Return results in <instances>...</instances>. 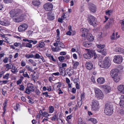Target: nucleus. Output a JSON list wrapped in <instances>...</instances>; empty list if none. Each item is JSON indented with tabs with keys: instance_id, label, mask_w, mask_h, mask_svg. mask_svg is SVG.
<instances>
[{
	"instance_id": "nucleus-1",
	"label": "nucleus",
	"mask_w": 124,
	"mask_h": 124,
	"mask_svg": "<svg viewBox=\"0 0 124 124\" xmlns=\"http://www.w3.org/2000/svg\"><path fill=\"white\" fill-rule=\"evenodd\" d=\"M113 103L108 102L106 104L105 106L104 112L107 115H110L113 113Z\"/></svg>"
},
{
	"instance_id": "nucleus-2",
	"label": "nucleus",
	"mask_w": 124,
	"mask_h": 124,
	"mask_svg": "<svg viewBox=\"0 0 124 124\" xmlns=\"http://www.w3.org/2000/svg\"><path fill=\"white\" fill-rule=\"evenodd\" d=\"M80 31L82 33V36L85 37L86 36V38L89 41H92L94 39V38L92 35L91 34L88 33V30L85 28H82Z\"/></svg>"
},
{
	"instance_id": "nucleus-3",
	"label": "nucleus",
	"mask_w": 124,
	"mask_h": 124,
	"mask_svg": "<svg viewBox=\"0 0 124 124\" xmlns=\"http://www.w3.org/2000/svg\"><path fill=\"white\" fill-rule=\"evenodd\" d=\"M94 56V59H95L97 57L96 53L93 50H89L87 52L83 54L84 58L86 59H90L92 57Z\"/></svg>"
},
{
	"instance_id": "nucleus-4",
	"label": "nucleus",
	"mask_w": 124,
	"mask_h": 124,
	"mask_svg": "<svg viewBox=\"0 0 124 124\" xmlns=\"http://www.w3.org/2000/svg\"><path fill=\"white\" fill-rule=\"evenodd\" d=\"M110 61L109 57H105L103 62L101 65L100 67L102 68H108L110 66Z\"/></svg>"
},
{
	"instance_id": "nucleus-5",
	"label": "nucleus",
	"mask_w": 124,
	"mask_h": 124,
	"mask_svg": "<svg viewBox=\"0 0 124 124\" xmlns=\"http://www.w3.org/2000/svg\"><path fill=\"white\" fill-rule=\"evenodd\" d=\"M21 13V10L19 9H13L9 12V14L11 17L16 18L18 15H20Z\"/></svg>"
},
{
	"instance_id": "nucleus-6",
	"label": "nucleus",
	"mask_w": 124,
	"mask_h": 124,
	"mask_svg": "<svg viewBox=\"0 0 124 124\" xmlns=\"http://www.w3.org/2000/svg\"><path fill=\"white\" fill-rule=\"evenodd\" d=\"M88 22L90 24L93 26H95L97 23L96 18L93 16L89 15L88 16Z\"/></svg>"
},
{
	"instance_id": "nucleus-7",
	"label": "nucleus",
	"mask_w": 124,
	"mask_h": 124,
	"mask_svg": "<svg viewBox=\"0 0 124 124\" xmlns=\"http://www.w3.org/2000/svg\"><path fill=\"white\" fill-rule=\"evenodd\" d=\"M96 97L100 99L103 98V95L102 91L99 89L95 88L94 89Z\"/></svg>"
},
{
	"instance_id": "nucleus-8",
	"label": "nucleus",
	"mask_w": 124,
	"mask_h": 124,
	"mask_svg": "<svg viewBox=\"0 0 124 124\" xmlns=\"http://www.w3.org/2000/svg\"><path fill=\"white\" fill-rule=\"evenodd\" d=\"M24 15L22 14L21 10V14H20V15H18V16H17L16 18H14L13 20L15 22L19 23L24 20Z\"/></svg>"
},
{
	"instance_id": "nucleus-9",
	"label": "nucleus",
	"mask_w": 124,
	"mask_h": 124,
	"mask_svg": "<svg viewBox=\"0 0 124 124\" xmlns=\"http://www.w3.org/2000/svg\"><path fill=\"white\" fill-rule=\"evenodd\" d=\"M122 61V57L120 55H115L114 57L113 61L117 64H120Z\"/></svg>"
},
{
	"instance_id": "nucleus-10",
	"label": "nucleus",
	"mask_w": 124,
	"mask_h": 124,
	"mask_svg": "<svg viewBox=\"0 0 124 124\" xmlns=\"http://www.w3.org/2000/svg\"><path fill=\"white\" fill-rule=\"evenodd\" d=\"M92 109L95 111L98 108L99 103L98 101L95 100H93L92 102Z\"/></svg>"
},
{
	"instance_id": "nucleus-11",
	"label": "nucleus",
	"mask_w": 124,
	"mask_h": 124,
	"mask_svg": "<svg viewBox=\"0 0 124 124\" xmlns=\"http://www.w3.org/2000/svg\"><path fill=\"white\" fill-rule=\"evenodd\" d=\"M43 7L46 11H50L53 8V5L51 3H47L44 5Z\"/></svg>"
},
{
	"instance_id": "nucleus-12",
	"label": "nucleus",
	"mask_w": 124,
	"mask_h": 124,
	"mask_svg": "<svg viewBox=\"0 0 124 124\" xmlns=\"http://www.w3.org/2000/svg\"><path fill=\"white\" fill-rule=\"evenodd\" d=\"M28 25L25 23H23L19 25L18 28L19 32H22L25 31L28 27Z\"/></svg>"
},
{
	"instance_id": "nucleus-13",
	"label": "nucleus",
	"mask_w": 124,
	"mask_h": 124,
	"mask_svg": "<svg viewBox=\"0 0 124 124\" xmlns=\"http://www.w3.org/2000/svg\"><path fill=\"white\" fill-rule=\"evenodd\" d=\"M47 19L50 20H53L55 18V15L54 12L52 11L49 12L47 15Z\"/></svg>"
},
{
	"instance_id": "nucleus-14",
	"label": "nucleus",
	"mask_w": 124,
	"mask_h": 124,
	"mask_svg": "<svg viewBox=\"0 0 124 124\" xmlns=\"http://www.w3.org/2000/svg\"><path fill=\"white\" fill-rule=\"evenodd\" d=\"M34 89V87L33 86H27L26 88L25 93L29 94H30L31 92H33Z\"/></svg>"
},
{
	"instance_id": "nucleus-15",
	"label": "nucleus",
	"mask_w": 124,
	"mask_h": 124,
	"mask_svg": "<svg viewBox=\"0 0 124 124\" xmlns=\"http://www.w3.org/2000/svg\"><path fill=\"white\" fill-rule=\"evenodd\" d=\"M111 76L112 78L118 75V70L116 69H112L110 71Z\"/></svg>"
},
{
	"instance_id": "nucleus-16",
	"label": "nucleus",
	"mask_w": 124,
	"mask_h": 124,
	"mask_svg": "<svg viewBox=\"0 0 124 124\" xmlns=\"http://www.w3.org/2000/svg\"><path fill=\"white\" fill-rule=\"evenodd\" d=\"M89 9L90 11L93 13H95L96 12V7L94 4H91L89 5Z\"/></svg>"
},
{
	"instance_id": "nucleus-17",
	"label": "nucleus",
	"mask_w": 124,
	"mask_h": 124,
	"mask_svg": "<svg viewBox=\"0 0 124 124\" xmlns=\"http://www.w3.org/2000/svg\"><path fill=\"white\" fill-rule=\"evenodd\" d=\"M0 24L4 26H8L10 24L8 21L5 19L0 20Z\"/></svg>"
},
{
	"instance_id": "nucleus-18",
	"label": "nucleus",
	"mask_w": 124,
	"mask_h": 124,
	"mask_svg": "<svg viewBox=\"0 0 124 124\" xmlns=\"http://www.w3.org/2000/svg\"><path fill=\"white\" fill-rule=\"evenodd\" d=\"M102 87L103 88L104 90L106 93H108L109 92L111 88L109 86L105 85H103Z\"/></svg>"
},
{
	"instance_id": "nucleus-19",
	"label": "nucleus",
	"mask_w": 124,
	"mask_h": 124,
	"mask_svg": "<svg viewBox=\"0 0 124 124\" xmlns=\"http://www.w3.org/2000/svg\"><path fill=\"white\" fill-rule=\"evenodd\" d=\"M87 69L89 70H91L93 68V64L91 62H87L85 64Z\"/></svg>"
},
{
	"instance_id": "nucleus-20",
	"label": "nucleus",
	"mask_w": 124,
	"mask_h": 124,
	"mask_svg": "<svg viewBox=\"0 0 124 124\" xmlns=\"http://www.w3.org/2000/svg\"><path fill=\"white\" fill-rule=\"evenodd\" d=\"M115 51L119 53H122L123 54L124 53V49L122 48L119 47H116L115 48Z\"/></svg>"
},
{
	"instance_id": "nucleus-21",
	"label": "nucleus",
	"mask_w": 124,
	"mask_h": 124,
	"mask_svg": "<svg viewBox=\"0 0 124 124\" xmlns=\"http://www.w3.org/2000/svg\"><path fill=\"white\" fill-rule=\"evenodd\" d=\"M32 3L35 6L38 7L41 4V2L39 0H33L32 2Z\"/></svg>"
},
{
	"instance_id": "nucleus-22",
	"label": "nucleus",
	"mask_w": 124,
	"mask_h": 124,
	"mask_svg": "<svg viewBox=\"0 0 124 124\" xmlns=\"http://www.w3.org/2000/svg\"><path fill=\"white\" fill-rule=\"evenodd\" d=\"M45 44L44 42L43 41H40L39 42V43L37 44L36 46L37 48H41L44 46Z\"/></svg>"
},
{
	"instance_id": "nucleus-23",
	"label": "nucleus",
	"mask_w": 124,
	"mask_h": 124,
	"mask_svg": "<svg viewBox=\"0 0 124 124\" xmlns=\"http://www.w3.org/2000/svg\"><path fill=\"white\" fill-rule=\"evenodd\" d=\"M97 51L98 52L101 53L103 55H105L107 54L106 50L105 49H97Z\"/></svg>"
},
{
	"instance_id": "nucleus-24",
	"label": "nucleus",
	"mask_w": 124,
	"mask_h": 124,
	"mask_svg": "<svg viewBox=\"0 0 124 124\" xmlns=\"http://www.w3.org/2000/svg\"><path fill=\"white\" fill-rule=\"evenodd\" d=\"M117 88L118 90L121 91L124 94V85H120Z\"/></svg>"
},
{
	"instance_id": "nucleus-25",
	"label": "nucleus",
	"mask_w": 124,
	"mask_h": 124,
	"mask_svg": "<svg viewBox=\"0 0 124 124\" xmlns=\"http://www.w3.org/2000/svg\"><path fill=\"white\" fill-rule=\"evenodd\" d=\"M105 80L103 78H100L97 79L98 82L100 84H102L105 82Z\"/></svg>"
},
{
	"instance_id": "nucleus-26",
	"label": "nucleus",
	"mask_w": 124,
	"mask_h": 124,
	"mask_svg": "<svg viewBox=\"0 0 124 124\" xmlns=\"http://www.w3.org/2000/svg\"><path fill=\"white\" fill-rule=\"evenodd\" d=\"M83 45L85 47H88L90 46L91 45L90 42L88 41H85L83 43Z\"/></svg>"
},
{
	"instance_id": "nucleus-27",
	"label": "nucleus",
	"mask_w": 124,
	"mask_h": 124,
	"mask_svg": "<svg viewBox=\"0 0 124 124\" xmlns=\"http://www.w3.org/2000/svg\"><path fill=\"white\" fill-rule=\"evenodd\" d=\"M112 78H113L114 80L116 82H118L120 80V78L118 75Z\"/></svg>"
},
{
	"instance_id": "nucleus-28",
	"label": "nucleus",
	"mask_w": 124,
	"mask_h": 124,
	"mask_svg": "<svg viewBox=\"0 0 124 124\" xmlns=\"http://www.w3.org/2000/svg\"><path fill=\"white\" fill-rule=\"evenodd\" d=\"M73 69H76L77 66L79 64V63L78 62H73Z\"/></svg>"
},
{
	"instance_id": "nucleus-29",
	"label": "nucleus",
	"mask_w": 124,
	"mask_h": 124,
	"mask_svg": "<svg viewBox=\"0 0 124 124\" xmlns=\"http://www.w3.org/2000/svg\"><path fill=\"white\" fill-rule=\"evenodd\" d=\"M88 121H91L94 124H96L97 122V120L95 118H93L89 119H88Z\"/></svg>"
},
{
	"instance_id": "nucleus-30",
	"label": "nucleus",
	"mask_w": 124,
	"mask_h": 124,
	"mask_svg": "<svg viewBox=\"0 0 124 124\" xmlns=\"http://www.w3.org/2000/svg\"><path fill=\"white\" fill-rule=\"evenodd\" d=\"M25 57L28 59L30 58H34L35 57L34 56L33 54H26L25 55Z\"/></svg>"
},
{
	"instance_id": "nucleus-31",
	"label": "nucleus",
	"mask_w": 124,
	"mask_h": 124,
	"mask_svg": "<svg viewBox=\"0 0 124 124\" xmlns=\"http://www.w3.org/2000/svg\"><path fill=\"white\" fill-rule=\"evenodd\" d=\"M96 46L98 48V49H102L105 46L104 45L97 44Z\"/></svg>"
},
{
	"instance_id": "nucleus-32",
	"label": "nucleus",
	"mask_w": 124,
	"mask_h": 124,
	"mask_svg": "<svg viewBox=\"0 0 124 124\" xmlns=\"http://www.w3.org/2000/svg\"><path fill=\"white\" fill-rule=\"evenodd\" d=\"M49 113H52L54 111V107L52 106H49Z\"/></svg>"
},
{
	"instance_id": "nucleus-33",
	"label": "nucleus",
	"mask_w": 124,
	"mask_h": 124,
	"mask_svg": "<svg viewBox=\"0 0 124 124\" xmlns=\"http://www.w3.org/2000/svg\"><path fill=\"white\" fill-rule=\"evenodd\" d=\"M118 121L119 123L120 124H124V118H120L118 119Z\"/></svg>"
},
{
	"instance_id": "nucleus-34",
	"label": "nucleus",
	"mask_w": 124,
	"mask_h": 124,
	"mask_svg": "<svg viewBox=\"0 0 124 124\" xmlns=\"http://www.w3.org/2000/svg\"><path fill=\"white\" fill-rule=\"evenodd\" d=\"M50 115L48 114V113L46 111H45L43 113V116L44 117H47V118H48V116H49Z\"/></svg>"
},
{
	"instance_id": "nucleus-35",
	"label": "nucleus",
	"mask_w": 124,
	"mask_h": 124,
	"mask_svg": "<svg viewBox=\"0 0 124 124\" xmlns=\"http://www.w3.org/2000/svg\"><path fill=\"white\" fill-rule=\"evenodd\" d=\"M59 60L61 62H63V61L64 60V57L63 56H60L58 58Z\"/></svg>"
},
{
	"instance_id": "nucleus-36",
	"label": "nucleus",
	"mask_w": 124,
	"mask_h": 124,
	"mask_svg": "<svg viewBox=\"0 0 124 124\" xmlns=\"http://www.w3.org/2000/svg\"><path fill=\"white\" fill-rule=\"evenodd\" d=\"M12 66L11 64V65H10L9 64H7L6 65V67L7 69H8V70L11 69Z\"/></svg>"
},
{
	"instance_id": "nucleus-37",
	"label": "nucleus",
	"mask_w": 124,
	"mask_h": 124,
	"mask_svg": "<svg viewBox=\"0 0 124 124\" xmlns=\"http://www.w3.org/2000/svg\"><path fill=\"white\" fill-rule=\"evenodd\" d=\"M9 74L8 73H7L4 76L3 78L7 80H8L9 78Z\"/></svg>"
},
{
	"instance_id": "nucleus-38",
	"label": "nucleus",
	"mask_w": 124,
	"mask_h": 124,
	"mask_svg": "<svg viewBox=\"0 0 124 124\" xmlns=\"http://www.w3.org/2000/svg\"><path fill=\"white\" fill-rule=\"evenodd\" d=\"M119 104L121 108H124V101H120Z\"/></svg>"
},
{
	"instance_id": "nucleus-39",
	"label": "nucleus",
	"mask_w": 124,
	"mask_h": 124,
	"mask_svg": "<svg viewBox=\"0 0 124 124\" xmlns=\"http://www.w3.org/2000/svg\"><path fill=\"white\" fill-rule=\"evenodd\" d=\"M23 75L24 77L27 78H30L28 74H27L26 72H25L24 73H23Z\"/></svg>"
},
{
	"instance_id": "nucleus-40",
	"label": "nucleus",
	"mask_w": 124,
	"mask_h": 124,
	"mask_svg": "<svg viewBox=\"0 0 124 124\" xmlns=\"http://www.w3.org/2000/svg\"><path fill=\"white\" fill-rule=\"evenodd\" d=\"M56 32L57 33V40H59V36L60 34V30L59 29H57L56 30Z\"/></svg>"
},
{
	"instance_id": "nucleus-41",
	"label": "nucleus",
	"mask_w": 124,
	"mask_h": 124,
	"mask_svg": "<svg viewBox=\"0 0 124 124\" xmlns=\"http://www.w3.org/2000/svg\"><path fill=\"white\" fill-rule=\"evenodd\" d=\"M120 99V101H124V95H122L119 98Z\"/></svg>"
},
{
	"instance_id": "nucleus-42",
	"label": "nucleus",
	"mask_w": 124,
	"mask_h": 124,
	"mask_svg": "<svg viewBox=\"0 0 124 124\" xmlns=\"http://www.w3.org/2000/svg\"><path fill=\"white\" fill-rule=\"evenodd\" d=\"M25 46L27 47L31 48L32 47V45L30 43H27L26 44Z\"/></svg>"
},
{
	"instance_id": "nucleus-43",
	"label": "nucleus",
	"mask_w": 124,
	"mask_h": 124,
	"mask_svg": "<svg viewBox=\"0 0 124 124\" xmlns=\"http://www.w3.org/2000/svg\"><path fill=\"white\" fill-rule=\"evenodd\" d=\"M58 44L60 45V46L62 48H63L65 47L64 45L61 42H59Z\"/></svg>"
},
{
	"instance_id": "nucleus-44",
	"label": "nucleus",
	"mask_w": 124,
	"mask_h": 124,
	"mask_svg": "<svg viewBox=\"0 0 124 124\" xmlns=\"http://www.w3.org/2000/svg\"><path fill=\"white\" fill-rule=\"evenodd\" d=\"M35 57L36 59H40L41 57V56H40L39 54H36L35 55Z\"/></svg>"
},
{
	"instance_id": "nucleus-45",
	"label": "nucleus",
	"mask_w": 124,
	"mask_h": 124,
	"mask_svg": "<svg viewBox=\"0 0 124 124\" xmlns=\"http://www.w3.org/2000/svg\"><path fill=\"white\" fill-rule=\"evenodd\" d=\"M119 113L122 115H124V111L123 109L120 110L119 111Z\"/></svg>"
},
{
	"instance_id": "nucleus-46",
	"label": "nucleus",
	"mask_w": 124,
	"mask_h": 124,
	"mask_svg": "<svg viewBox=\"0 0 124 124\" xmlns=\"http://www.w3.org/2000/svg\"><path fill=\"white\" fill-rule=\"evenodd\" d=\"M20 87L19 90H20L23 91L24 89V86L23 85H20Z\"/></svg>"
},
{
	"instance_id": "nucleus-47",
	"label": "nucleus",
	"mask_w": 124,
	"mask_h": 124,
	"mask_svg": "<svg viewBox=\"0 0 124 124\" xmlns=\"http://www.w3.org/2000/svg\"><path fill=\"white\" fill-rule=\"evenodd\" d=\"M4 2L6 3H11L12 2V0H4Z\"/></svg>"
},
{
	"instance_id": "nucleus-48",
	"label": "nucleus",
	"mask_w": 124,
	"mask_h": 124,
	"mask_svg": "<svg viewBox=\"0 0 124 124\" xmlns=\"http://www.w3.org/2000/svg\"><path fill=\"white\" fill-rule=\"evenodd\" d=\"M111 39L112 40H114L115 39V33H113L112 35L110 36Z\"/></svg>"
},
{
	"instance_id": "nucleus-49",
	"label": "nucleus",
	"mask_w": 124,
	"mask_h": 124,
	"mask_svg": "<svg viewBox=\"0 0 124 124\" xmlns=\"http://www.w3.org/2000/svg\"><path fill=\"white\" fill-rule=\"evenodd\" d=\"M72 71L71 70H70L69 72L67 73V74L69 75V76H71L72 74H73V70H72Z\"/></svg>"
},
{
	"instance_id": "nucleus-50",
	"label": "nucleus",
	"mask_w": 124,
	"mask_h": 124,
	"mask_svg": "<svg viewBox=\"0 0 124 124\" xmlns=\"http://www.w3.org/2000/svg\"><path fill=\"white\" fill-rule=\"evenodd\" d=\"M21 44L19 43L16 42L14 43V45L16 47H17L21 45Z\"/></svg>"
},
{
	"instance_id": "nucleus-51",
	"label": "nucleus",
	"mask_w": 124,
	"mask_h": 124,
	"mask_svg": "<svg viewBox=\"0 0 124 124\" xmlns=\"http://www.w3.org/2000/svg\"><path fill=\"white\" fill-rule=\"evenodd\" d=\"M8 58L7 57H5L3 60V62L4 63H7L8 62Z\"/></svg>"
},
{
	"instance_id": "nucleus-52",
	"label": "nucleus",
	"mask_w": 124,
	"mask_h": 124,
	"mask_svg": "<svg viewBox=\"0 0 124 124\" xmlns=\"http://www.w3.org/2000/svg\"><path fill=\"white\" fill-rule=\"evenodd\" d=\"M21 66H22L24 67L26 65V63L23 60L22 61L21 63Z\"/></svg>"
},
{
	"instance_id": "nucleus-53",
	"label": "nucleus",
	"mask_w": 124,
	"mask_h": 124,
	"mask_svg": "<svg viewBox=\"0 0 124 124\" xmlns=\"http://www.w3.org/2000/svg\"><path fill=\"white\" fill-rule=\"evenodd\" d=\"M81 100H82L83 99H84L85 97V93L83 92L82 93V94L81 93Z\"/></svg>"
},
{
	"instance_id": "nucleus-54",
	"label": "nucleus",
	"mask_w": 124,
	"mask_h": 124,
	"mask_svg": "<svg viewBox=\"0 0 124 124\" xmlns=\"http://www.w3.org/2000/svg\"><path fill=\"white\" fill-rule=\"evenodd\" d=\"M66 53L64 51L61 52L60 53V54L61 55H65L66 54Z\"/></svg>"
},
{
	"instance_id": "nucleus-55",
	"label": "nucleus",
	"mask_w": 124,
	"mask_h": 124,
	"mask_svg": "<svg viewBox=\"0 0 124 124\" xmlns=\"http://www.w3.org/2000/svg\"><path fill=\"white\" fill-rule=\"evenodd\" d=\"M49 59H50V60L54 62H56V60L54 58L53 56H51L50 57Z\"/></svg>"
},
{
	"instance_id": "nucleus-56",
	"label": "nucleus",
	"mask_w": 124,
	"mask_h": 124,
	"mask_svg": "<svg viewBox=\"0 0 124 124\" xmlns=\"http://www.w3.org/2000/svg\"><path fill=\"white\" fill-rule=\"evenodd\" d=\"M76 89L74 88H73L71 92L73 93H75L76 92Z\"/></svg>"
},
{
	"instance_id": "nucleus-57",
	"label": "nucleus",
	"mask_w": 124,
	"mask_h": 124,
	"mask_svg": "<svg viewBox=\"0 0 124 124\" xmlns=\"http://www.w3.org/2000/svg\"><path fill=\"white\" fill-rule=\"evenodd\" d=\"M82 120L81 118H80L78 120V124H81L82 123H82Z\"/></svg>"
},
{
	"instance_id": "nucleus-58",
	"label": "nucleus",
	"mask_w": 124,
	"mask_h": 124,
	"mask_svg": "<svg viewBox=\"0 0 124 124\" xmlns=\"http://www.w3.org/2000/svg\"><path fill=\"white\" fill-rule=\"evenodd\" d=\"M42 94L43 95H45L46 97H48L50 95H48V93L47 92H46L45 93H42Z\"/></svg>"
},
{
	"instance_id": "nucleus-59",
	"label": "nucleus",
	"mask_w": 124,
	"mask_h": 124,
	"mask_svg": "<svg viewBox=\"0 0 124 124\" xmlns=\"http://www.w3.org/2000/svg\"><path fill=\"white\" fill-rule=\"evenodd\" d=\"M63 20V19H62L61 18H59L58 19V21L59 22H60L61 23H62V21Z\"/></svg>"
},
{
	"instance_id": "nucleus-60",
	"label": "nucleus",
	"mask_w": 124,
	"mask_h": 124,
	"mask_svg": "<svg viewBox=\"0 0 124 124\" xmlns=\"http://www.w3.org/2000/svg\"><path fill=\"white\" fill-rule=\"evenodd\" d=\"M57 116L56 115H54L53 116L51 120H54L56 118Z\"/></svg>"
},
{
	"instance_id": "nucleus-61",
	"label": "nucleus",
	"mask_w": 124,
	"mask_h": 124,
	"mask_svg": "<svg viewBox=\"0 0 124 124\" xmlns=\"http://www.w3.org/2000/svg\"><path fill=\"white\" fill-rule=\"evenodd\" d=\"M78 78H75L74 80V83H76L78 82Z\"/></svg>"
},
{
	"instance_id": "nucleus-62",
	"label": "nucleus",
	"mask_w": 124,
	"mask_h": 124,
	"mask_svg": "<svg viewBox=\"0 0 124 124\" xmlns=\"http://www.w3.org/2000/svg\"><path fill=\"white\" fill-rule=\"evenodd\" d=\"M76 88L77 89H80L79 85H78V83H76Z\"/></svg>"
},
{
	"instance_id": "nucleus-63",
	"label": "nucleus",
	"mask_w": 124,
	"mask_h": 124,
	"mask_svg": "<svg viewBox=\"0 0 124 124\" xmlns=\"http://www.w3.org/2000/svg\"><path fill=\"white\" fill-rule=\"evenodd\" d=\"M59 49V48L57 49V47H55L53 48V51L55 52L58 51Z\"/></svg>"
},
{
	"instance_id": "nucleus-64",
	"label": "nucleus",
	"mask_w": 124,
	"mask_h": 124,
	"mask_svg": "<svg viewBox=\"0 0 124 124\" xmlns=\"http://www.w3.org/2000/svg\"><path fill=\"white\" fill-rule=\"evenodd\" d=\"M46 56L49 58V59L51 55L50 54H48V53H46Z\"/></svg>"
}]
</instances>
